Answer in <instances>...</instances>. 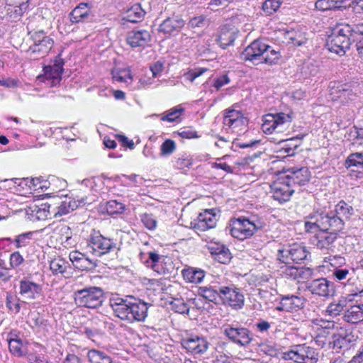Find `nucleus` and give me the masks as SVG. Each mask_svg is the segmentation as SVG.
Returning <instances> with one entry per match:
<instances>
[{
  "mask_svg": "<svg viewBox=\"0 0 363 363\" xmlns=\"http://www.w3.org/2000/svg\"><path fill=\"white\" fill-rule=\"evenodd\" d=\"M308 255L306 247L300 244L294 243L279 249L277 252V259L286 264L291 262L301 263Z\"/></svg>",
  "mask_w": 363,
  "mask_h": 363,
  "instance_id": "nucleus-9",
  "label": "nucleus"
},
{
  "mask_svg": "<svg viewBox=\"0 0 363 363\" xmlns=\"http://www.w3.org/2000/svg\"><path fill=\"white\" fill-rule=\"evenodd\" d=\"M257 229L253 221L245 217H239L233 221L230 234L233 237L243 240L253 235Z\"/></svg>",
  "mask_w": 363,
  "mask_h": 363,
  "instance_id": "nucleus-11",
  "label": "nucleus"
},
{
  "mask_svg": "<svg viewBox=\"0 0 363 363\" xmlns=\"http://www.w3.org/2000/svg\"><path fill=\"white\" fill-rule=\"evenodd\" d=\"M282 269L283 274L293 279H298L300 277L308 279L313 274V271L310 268H298L292 266L286 265Z\"/></svg>",
  "mask_w": 363,
  "mask_h": 363,
  "instance_id": "nucleus-33",
  "label": "nucleus"
},
{
  "mask_svg": "<svg viewBox=\"0 0 363 363\" xmlns=\"http://www.w3.org/2000/svg\"><path fill=\"white\" fill-rule=\"evenodd\" d=\"M328 230H320L315 235V245L318 249L320 250H330L334 247V242L338 238L337 232L329 229Z\"/></svg>",
  "mask_w": 363,
  "mask_h": 363,
  "instance_id": "nucleus-29",
  "label": "nucleus"
},
{
  "mask_svg": "<svg viewBox=\"0 0 363 363\" xmlns=\"http://www.w3.org/2000/svg\"><path fill=\"white\" fill-rule=\"evenodd\" d=\"M11 0H9V3L6 2L4 11L1 13H4L11 21H16L20 18L25 11H22V8L18 9L17 6L11 5Z\"/></svg>",
  "mask_w": 363,
  "mask_h": 363,
  "instance_id": "nucleus-41",
  "label": "nucleus"
},
{
  "mask_svg": "<svg viewBox=\"0 0 363 363\" xmlns=\"http://www.w3.org/2000/svg\"><path fill=\"white\" fill-rule=\"evenodd\" d=\"M284 177L289 180V182L294 188L296 185L301 186L308 183L311 178V172L306 167H294L288 169L287 174Z\"/></svg>",
  "mask_w": 363,
  "mask_h": 363,
  "instance_id": "nucleus-26",
  "label": "nucleus"
},
{
  "mask_svg": "<svg viewBox=\"0 0 363 363\" xmlns=\"http://www.w3.org/2000/svg\"><path fill=\"white\" fill-rule=\"evenodd\" d=\"M349 274L350 270L347 268L335 267L333 271V276L337 281L346 279Z\"/></svg>",
  "mask_w": 363,
  "mask_h": 363,
  "instance_id": "nucleus-60",
  "label": "nucleus"
},
{
  "mask_svg": "<svg viewBox=\"0 0 363 363\" xmlns=\"http://www.w3.org/2000/svg\"><path fill=\"white\" fill-rule=\"evenodd\" d=\"M172 308L175 312L179 313H187L189 311L188 304L183 300L179 298H174L172 303Z\"/></svg>",
  "mask_w": 363,
  "mask_h": 363,
  "instance_id": "nucleus-55",
  "label": "nucleus"
},
{
  "mask_svg": "<svg viewBox=\"0 0 363 363\" xmlns=\"http://www.w3.org/2000/svg\"><path fill=\"white\" fill-rule=\"evenodd\" d=\"M283 0H265L262 4V10L267 15H272L279 9Z\"/></svg>",
  "mask_w": 363,
  "mask_h": 363,
  "instance_id": "nucleus-47",
  "label": "nucleus"
},
{
  "mask_svg": "<svg viewBox=\"0 0 363 363\" xmlns=\"http://www.w3.org/2000/svg\"><path fill=\"white\" fill-rule=\"evenodd\" d=\"M139 256L140 259L154 272L159 274H166V269L162 265V259H163L162 256L155 252H150L147 259H144V253L143 252H140Z\"/></svg>",
  "mask_w": 363,
  "mask_h": 363,
  "instance_id": "nucleus-31",
  "label": "nucleus"
},
{
  "mask_svg": "<svg viewBox=\"0 0 363 363\" xmlns=\"http://www.w3.org/2000/svg\"><path fill=\"white\" fill-rule=\"evenodd\" d=\"M333 0H318L315 6L320 11L333 10Z\"/></svg>",
  "mask_w": 363,
  "mask_h": 363,
  "instance_id": "nucleus-64",
  "label": "nucleus"
},
{
  "mask_svg": "<svg viewBox=\"0 0 363 363\" xmlns=\"http://www.w3.org/2000/svg\"><path fill=\"white\" fill-rule=\"evenodd\" d=\"M216 215L212 213V210H205L190 223V225L196 230L205 231L216 227Z\"/></svg>",
  "mask_w": 363,
  "mask_h": 363,
  "instance_id": "nucleus-22",
  "label": "nucleus"
},
{
  "mask_svg": "<svg viewBox=\"0 0 363 363\" xmlns=\"http://www.w3.org/2000/svg\"><path fill=\"white\" fill-rule=\"evenodd\" d=\"M313 326H320L323 329L327 331L332 332L334 330H337L338 326L335 321L328 320L323 318H315L311 320Z\"/></svg>",
  "mask_w": 363,
  "mask_h": 363,
  "instance_id": "nucleus-48",
  "label": "nucleus"
},
{
  "mask_svg": "<svg viewBox=\"0 0 363 363\" xmlns=\"http://www.w3.org/2000/svg\"><path fill=\"white\" fill-rule=\"evenodd\" d=\"M182 347L193 354H201L208 348V342L203 337L190 335L183 337L181 340Z\"/></svg>",
  "mask_w": 363,
  "mask_h": 363,
  "instance_id": "nucleus-21",
  "label": "nucleus"
},
{
  "mask_svg": "<svg viewBox=\"0 0 363 363\" xmlns=\"http://www.w3.org/2000/svg\"><path fill=\"white\" fill-rule=\"evenodd\" d=\"M350 30L354 42L363 38V23L350 25Z\"/></svg>",
  "mask_w": 363,
  "mask_h": 363,
  "instance_id": "nucleus-63",
  "label": "nucleus"
},
{
  "mask_svg": "<svg viewBox=\"0 0 363 363\" xmlns=\"http://www.w3.org/2000/svg\"><path fill=\"white\" fill-rule=\"evenodd\" d=\"M145 14V11L141 6L136 4L127 10L123 19L131 23H137L143 18Z\"/></svg>",
  "mask_w": 363,
  "mask_h": 363,
  "instance_id": "nucleus-37",
  "label": "nucleus"
},
{
  "mask_svg": "<svg viewBox=\"0 0 363 363\" xmlns=\"http://www.w3.org/2000/svg\"><path fill=\"white\" fill-rule=\"evenodd\" d=\"M36 208H37V209L35 210V211L36 212V217L38 219H46L49 216H50L51 213L50 212V205H48L47 203H44V204H42L40 207H36Z\"/></svg>",
  "mask_w": 363,
  "mask_h": 363,
  "instance_id": "nucleus-61",
  "label": "nucleus"
},
{
  "mask_svg": "<svg viewBox=\"0 0 363 363\" xmlns=\"http://www.w3.org/2000/svg\"><path fill=\"white\" fill-rule=\"evenodd\" d=\"M87 357L90 363H116L105 352L95 349L88 352Z\"/></svg>",
  "mask_w": 363,
  "mask_h": 363,
  "instance_id": "nucleus-38",
  "label": "nucleus"
},
{
  "mask_svg": "<svg viewBox=\"0 0 363 363\" xmlns=\"http://www.w3.org/2000/svg\"><path fill=\"white\" fill-rule=\"evenodd\" d=\"M223 123L225 128L231 129L233 132H242L247 124V120L243 114L234 109H227L225 111Z\"/></svg>",
  "mask_w": 363,
  "mask_h": 363,
  "instance_id": "nucleus-19",
  "label": "nucleus"
},
{
  "mask_svg": "<svg viewBox=\"0 0 363 363\" xmlns=\"http://www.w3.org/2000/svg\"><path fill=\"white\" fill-rule=\"evenodd\" d=\"M217 41L223 49H225L235 41L234 34L229 31L222 33L217 38Z\"/></svg>",
  "mask_w": 363,
  "mask_h": 363,
  "instance_id": "nucleus-52",
  "label": "nucleus"
},
{
  "mask_svg": "<svg viewBox=\"0 0 363 363\" xmlns=\"http://www.w3.org/2000/svg\"><path fill=\"white\" fill-rule=\"evenodd\" d=\"M208 249L214 259L221 264H227L231 259V254L224 245L217 242H211L208 245Z\"/></svg>",
  "mask_w": 363,
  "mask_h": 363,
  "instance_id": "nucleus-30",
  "label": "nucleus"
},
{
  "mask_svg": "<svg viewBox=\"0 0 363 363\" xmlns=\"http://www.w3.org/2000/svg\"><path fill=\"white\" fill-rule=\"evenodd\" d=\"M74 299L78 306L97 308L104 301V290L97 286L85 287L74 291Z\"/></svg>",
  "mask_w": 363,
  "mask_h": 363,
  "instance_id": "nucleus-3",
  "label": "nucleus"
},
{
  "mask_svg": "<svg viewBox=\"0 0 363 363\" xmlns=\"http://www.w3.org/2000/svg\"><path fill=\"white\" fill-rule=\"evenodd\" d=\"M106 210L110 215L121 213L124 210V205L116 200H111L106 203Z\"/></svg>",
  "mask_w": 363,
  "mask_h": 363,
  "instance_id": "nucleus-53",
  "label": "nucleus"
},
{
  "mask_svg": "<svg viewBox=\"0 0 363 363\" xmlns=\"http://www.w3.org/2000/svg\"><path fill=\"white\" fill-rule=\"evenodd\" d=\"M64 62L62 60L55 62L52 65H48L43 68V74L38 77L40 82L48 83L50 86L57 85L61 80L63 72Z\"/></svg>",
  "mask_w": 363,
  "mask_h": 363,
  "instance_id": "nucleus-18",
  "label": "nucleus"
},
{
  "mask_svg": "<svg viewBox=\"0 0 363 363\" xmlns=\"http://www.w3.org/2000/svg\"><path fill=\"white\" fill-rule=\"evenodd\" d=\"M309 220L305 222V229L309 233H315L318 230H329L341 227V220L338 218H328L324 211L315 212L309 216Z\"/></svg>",
  "mask_w": 363,
  "mask_h": 363,
  "instance_id": "nucleus-7",
  "label": "nucleus"
},
{
  "mask_svg": "<svg viewBox=\"0 0 363 363\" xmlns=\"http://www.w3.org/2000/svg\"><path fill=\"white\" fill-rule=\"evenodd\" d=\"M33 233L28 232L17 235L13 241L17 248H21L30 245L33 239Z\"/></svg>",
  "mask_w": 363,
  "mask_h": 363,
  "instance_id": "nucleus-49",
  "label": "nucleus"
},
{
  "mask_svg": "<svg viewBox=\"0 0 363 363\" xmlns=\"http://www.w3.org/2000/svg\"><path fill=\"white\" fill-rule=\"evenodd\" d=\"M267 50V45L262 40H255L250 43L242 53L240 57L242 60H249L254 64L262 63L264 51Z\"/></svg>",
  "mask_w": 363,
  "mask_h": 363,
  "instance_id": "nucleus-17",
  "label": "nucleus"
},
{
  "mask_svg": "<svg viewBox=\"0 0 363 363\" xmlns=\"http://www.w3.org/2000/svg\"><path fill=\"white\" fill-rule=\"evenodd\" d=\"M152 40L150 30L146 29H133L128 32L126 43L133 49L142 50L149 45Z\"/></svg>",
  "mask_w": 363,
  "mask_h": 363,
  "instance_id": "nucleus-16",
  "label": "nucleus"
},
{
  "mask_svg": "<svg viewBox=\"0 0 363 363\" xmlns=\"http://www.w3.org/2000/svg\"><path fill=\"white\" fill-rule=\"evenodd\" d=\"M284 358L296 363H316L318 359L315 350L305 345H299L296 350L284 353Z\"/></svg>",
  "mask_w": 363,
  "mask_h": 363,
  "instance_id": "nucleus-13",
  "label": "nucleus"
},
{
  "mask_svg": "<svg viewBox=\"0 0 363 363\" xmlns=\"http://www.w3.org/2000/svg\"><path fill=\"white\" fill-rule=\"evenodd\" d=\"M182 274L186 282L199 284L205 277V272L201 269L188 267L182 269Z\"/></svg>",
  "mask_w": 363,
  "mask_h": 363,
  "instance_id": "nucleus-34",
  "label": "nucleus"
},
{
  "mask_svg": "<svg viewBox=\"0 0 363 363\" xmlns=\"http://www.w3.org/2000/svg\"><path fill=\"white\" fill-rule=\"evenodd\" d=\"M68 267V262L60 257L54 258L50 262V269L54 274H64Z\"/></svg>",
  "mask_w": 363,
  "mask_h": 363,
  "instance_id": "nucleus-40",
  "label": "nucleus"
},
{
  "mask_svg": "<svg viewBox=\"0 0 363 363\" xmlns=\"http://www.w3.org/2000/svg\"><path fill=\"white\" fill-rule=\"evenodd\" d=\"M220 286H201L199 288L198 294L206 300L216 303L220 298L219 287Z\"/></svg>",
  "mask_w": 363,
  "mask_h": 363,
  "instance_id": "nucleus-36",
  "label": "nucleus"
},
{
  "mask_svg": "<svg viewBox=\"0 0 363 363\" xmlns=\"http://www.w3.org/2000/svg\"><path fill=\"white\" fill-rule=\"evenodd\" d=\"M33 44L30 45L28 52L34 59L44 57L52 49L54 40L47 35L43 30L29 32Z\"/></svg>",
  "mask_w": 363,
  "mask_h": 363,
  "instance_id": "nucleus-6",
  "label": "nucleus"
},
{
  "mask_svg": "<svg viewBox=\"0 0 363 363\" xmlns=\"http://www.w3.org/2000/svg\"><path fill=\"white\" fill-rule=\"evenodd\" d=\"M345 167H354L359 174H363V153H351L345 160Z\"/></svg>",
  "mask_w": 363,
  "mask_h": 363,
  "instance_id": "nucleus-39",
  "label": "nucleus"
},
{
  "mask_svg": "<svg viewBox=\"0 0 363 363\" xmlns=\"http://www.w3.org/2000/svg\"><path fill=\"white\" fill-rule=\"evenodd\" d=\"M77 207L75 201L72 202L71 201H64L61 203L60 206L58 207L57 211L55 213V216H62L66 215L72 211L75 208Z\"/></svg>",
  "mask_w": 363,
  "mask_h": 363,
  "instance_id": "nucleus-54",
  "label": "nucleus"
},
{
  "mask_svg": "<svg viewBox=\"0 0 363 363\" xmlns=\"http://www.w3.org/2000/svg\"><path fill=\"white\" fill-rule=\"evenodd\" d=\"M280 57L281 55L279 52L274 50L271 46L267 45V50L264 51V55H263L262 63L264 62L269 65L276 64Z\"/></svg>",
  "mask_w": 363,
  "mask_h": 363,
  "instance_id": "nucleus-44",
  "label": "nucleus"
},
{
  "mask_svg": "<svg viewBox=\"0 0 363 363\" xmlns=\"http://www.w3.org/2000/svg\"><path fill=\"white\" fill-rule=\"evenodd\" d=\"M184 25L185 21L180 16H172L160 23L159 32L165 36H174L181 31Z\"/></svg>",
  "mask_w": 363,
  "mask_h": 363,
  "instance_id": "nucleus-23",
  "label": "nucleus"
},
{
  "mask_svg": "<svg viewBox=\"0 0 363 363\" xmlns=\"http://www.w3.org/2000/svg\"><path fill=\"white\" fill-rule=\"evenodd\" d=\"M342 319L350 324H358L363 321V304L350 306L344 312Z\"/></svg>",
  "mask_w": 363,
  "mask_h": 363,
  "instance_id": "nucleus-32",
  "label": "nucleus"
},
{
  "mask_svg": "<svg viewBox=\"0 0 363 363\" xmlns=\"http://www.w3.org/2000/svg\"><path fill=\"white\" fill-rule=\"evenodd\" d=\"M141 221L149 230H154L157 226V220L152 214H143L141 216Z\"/></svg>",
  "mask_w": 363,
  "mask_h": 363,
  "instance_id": "nucleus-58",
  "label": "nucleus"
},
{
  "mask_svg": "<svg viewBox=\"0 0 363 363\" xmlns=\"http://www.w3.org/2000/svg\"><path fill=\"white\" fill-rule=\"evenodd\" d=\"M222 330L230 342L241 347H248L254 340L252 333L239 323L225 324Z\"/></svg>",
  "mask_w": 363,
  "mask_h": 363,
  "instance_id": "nucleus-4",
  "label": "nucleus"
},
{
  "mask_svg": "<svg viewBox=\"0 0 363 363\" xmlns=\"http://www.w3.org/2000/svg\"><path fill=\"white\" fill-rule=\"evenodd\" d=\"M208 70V69L202 67L192 69L185 74V77L187 79L193 82L196 78L200 77Z\"/></svg>",
  "mask_w": 363,
  "mask_h": 363,
  "instance_id": "nucleus-62",
  "label": "nucleus"
},
{
  "mask_svg": "<svg viewBox=\"0 0 363 363\" xmlns=\"http://www.w3.org/2000/svg\"><path fill=\"white\" fill-rule=\"evenodd\" d=\"M6 305L10 311H14L16 313L19 312L20 304L16 301V297L11 294H6Z\"/></svg>",
  "mask_w": 363,
  "mask_h": 363,
  "instance_id": "nucleus-59",
  "label": "nucleus"
},
{
  "mask_svg": "<svg viewBox=\"0 0 363 363\" xmlns=\"http://www.w3.org/2000/svg\"><path fill=\"white\" fill-rule=\"evenodd\" d=\"M272 325L267 320L262 318L257 320L254 324L253 328L260 334L266 333L271 328Z\"/></svg>",
  "mask_w": 363,
  "mask_h": 363,
  "instance_id": "nucleus-57",
  "label": "nucleus"
},
{
  "mask_svg": "<svg viewBox=\"0 0 363 363\" xmlns=\"http://www.w3.org/2000/svg\"><path fill=\"white\" fill-rule=\"evenodd\" d=\"M59 234L60 235V240L65 247L73 245L72 232L70 228L67 225H61L59 227Z\"/></svg>",
  "mask_w": 363,
  "mask_h": 363,
  "instance_id": "nucleus-42",
  "label": "nucleus"
},
{
  "mask_svg": "<svg viewBox=\"0 0 363 363\" xmlns=\"http://www.w3.org/2000/svg\"><path fill=\"white\" fill-rule=\"evenodd\" d=\"M176 150V143L171 139L164 140L160 146V156H169Z\"/></svg>",
  "mask_w": 363,
  "mask_h": 363,
  "instance_id": "nucleus-51",
  "label": "nucleus"
},
{
  "mask_svg": "<svg viewBox=\"0 0 363 363\" xmlns=\"http://www.w3.org/2000/svg\"><path fill=\"white\" fill-rule=\"evenodd\" d=\"M20 294L27 301L38 299L42 296L41 286L29 280L20 281Z\"/></svg>",
  "mask_w": 363,
  "mask_h": 363,
  "instance_id": "nucleus-28",
  "label": "nucleus"
},
{
  "mask_svg": "<svg viewBox=\"0 0 363 363\" xmlns=\"http://www.w3.org/2000/svg\"><path fill=\"white\" fill-rule=\"evenodd\" d=\"M69 258L73 266L82 271L93 270L98 265L96 259L90 258L86 254L77 250L72 251L69 255Z\"/></svg>",
  "mask_w": 363,
  "mask_h": 363,
  "instance_id": "nucleus-24",
  "label": "nucleus"
},
{
  "mask_svg": "<svg viewBox=\"0 0 363 363\" xmlns=\"http://www.w3.org/2000/svg\"><path fill=\"white\" fill-rule=\"evenodd\" d=\"M282 305L286 311H297L303 307L305 299L297 296H284L282 298Z\"/></svg>",
  "mask_w": 363,
  "mask_h": 363,
  "instance_id": "nucleus-35",
  "label": "nucleus"
},
{
  "mask_svg": "<svg viewBox=\"0 0 363 363\" xmlns=\"http://www.w3.org/2000/svg\"><path fill=\"white\" fill-rule=\"evenodd\" d=\"M353 208L342 200L335 205L334 211L325 212L328 218H338L341 220V227L337 229H332L335 231H340L344 226V220L348 219L353 214Z\"/></svg>",
  "mask_w": 363,
  "mask_h": 363,
  "instance_id": "nucleus-27",
  "label": "nucleus"
},
{
  "mask_svg": "<svg viewBox=\"0 0 363 363\" xmlns=\"http://www.w3.org/2000/svg\"><path fill=\"white\" fill-rule=\"evenodd\" d=\"M345 306L344 301L330 303L325 310V313L332 318L337 317L344 311Z\"/></svg>",
  "mask_w": 363,
  "mask_h": 363,
  "instance_id": "nucleus-45",
  "label": "nucleus"
},
{
  "mask_svg": "<svg viewBox=\"0 0 363 363\" xmlns=\"http://www.w3.org/2000/svg\"><path fill=\"white\" fill-rule=\"evenodd\" d=\"M184 111V109L179 106L174 107L165 111L161 117V120L169 123L174 122L180 118Z\"/></svg>",
  "mask_w": 363,
  "mask_h": 363,
  "instance_id": "nucleus-43",
  "label": "nucleus"
},
{
  "mask_svg": "<svg viewBox=\"0 0 363 363\" xmlns=\"http://www.w3.org/2000/svg\"><path fill=\"white\" fill-rule=\"evenodd\" d=\"M114 315L128 323L143 322L147 316L149 304L133 296H113L109 300Z\"/></svg>",
  "mask_w": 363,
  "mask_h": 363,
  "instance_id": "nucleus-1",
  "label": "nucleus"
},
{
  "mask_svg": "<svg viewBox=\"0 0 363 363\" xmlns=\"http://www.w3.org/2000/svg\"><path fill=\"white\" fill-rule=\"evenodd\" d=\"M220 299L233 309H241L245 303L244 295L240 289L233 285L219 287Z\"/></svg>",
  "mask_w": 363,
  "mask_h": 363,
  "instance_id": "nucleus-12",
  "label": "nucleus"
},
{
  "mask_svg": "<svg viewBox=\"0 0 363 363\" xmlns=\"http://www.w3.org/2000/svg\"><path fill=\"white\" fill-rule=\"evenodd\" d=\"M330 95L333 101L346 104L354 99L356 94L348 84L333 82L330 83Z\"/></svg>",
  "mask_w": 363,
  "mask_h": 363,
  "instance_id": "nucleus-15",
  "label": "nucleus"
},
{
  "mask_svg": "<svg viewBox=\"0 0 363 363\" xmlns=\"http://www.w3.org/2000/svg\"><path fill=\"white\" fill-rule=\"evenodd\" d=\"M306 289L313 295L327 298L335 293L334 284L325 278L312 280L306 285Z\"/></svg>",
  "mask_w": 363,
  "mask_h": 363,
  "instance_id": "nucleus-20",
  "label": "nucleus"
},
{
  "mask_svg": "<svg viewBox=\"0 0 363 363\" xmlns=\"http://www.w3.org/2000/svg\"><path fill=\"white\" fill-rule=\"evenodd\" d=\"M291 121L292 117L289 114L282 112L276 114H267L263 118L262 129L264 133L268 134L274 131L281 133L289 128Z\"/></svg>",
  "mask_w": 363,
  "mask_h": 363,
  "instance_id": "nucleus-8",
  "label": "nucleus"
},
{
  "mask_svg": "<svg viewBox=\"0 0 363 363\" xmlns=\"http://www.w3.org/2000/svg\"><path fill=\"white\" fill-rule=\"evenodd\" d=\"M208 25L206 17L203 15L198 16L190 18L189 21V27L192 28H204Z\"/></svg>",
  "mask_w": 363,
  "mask_h": 363,
  "instance_id": "nucleus-56",
  "label": "nucleus"
},
{
  "mask_svg": "<svg viewBox=\"0 0 363 363\" xmlns=\"http://www.w3.org/2000/svg\"><path fill=\"white\" fill-rule=\"evenodd\" d=\"M94 18L91 6L88 3L79 4L69 14V19L72 23L89 22Z\"/></svg>",
  "mask_w": 363,
  "mask_h": 363,
  "instance_id": "nucleus-25",
  "label": "nucleus"
},
{
  "mask_svg": "<svg viewBox=\"0 0 363 363\" xmlns=\"http://www.w3.org/2000/svg\"><path fill=\"white\" fill-rule=\"evenodd\" d=\"M259 350L264 354L271 356L277 357L278 354V350L276 345L270 342H261L257 345Z\"/></svg>",
  "mask_w": 363,
  "mask_h": 363,
  "instance_id": "nucleus-46",
  "label": "nucleus"
},
{
  "mask_svg": "<svg viewBox=\"0 0 363 363\" xmlns=\"http://www.w3.org/2000/svg\"><path fill=\"white\" fill-rule=\"evenodd\" d=\"M350 24L338 25L328 36L325 47L330 52L340 56L344 55L354 43L350 32Z\"/></svg>",
  "mask_w": 363,
  "mask_h": 363,
  "instance_id": "nucleus-2",
  "label": "nucleus"
},
{
  "mask_svg": "<svg viewBox=\"0 0 363 363\" xmlns=\"http://www.w3.org/2000/svg\"><path fill=\"white\" fill-rule=\"evenodd\" d=\"M332 339L329 342L330 346L337 352H341L348 350L355 345L358 335L350 330L340 328L337 333L333 335Z\"/></svg>",
  "mask_w": 363,
  "mask_h": 363,
  "instance_id": "nucleus-10",
  "label": "nucleus"
},
{
  "mask_svg": "<svg viewBox=\"0 0 363 363\" xmlns=\"http://www.w3.org/2000/svg\"><path fill=\"white\" fill-rule=\"evenodd\" d=\"M116 248L117 244L113 239L103 236L99 232L90 235L86 246V252L95 257H101Z\"/></svg>",
  "mask_w": 363,
  "mask_h": 363,
  "instance_id": "nucleus-5",
  "label": "nucleus"
},
{
  "mask_svg": "<svg viewBox=\"0 0 363 363\" xmlns=\"http://www.w3.org/2000/svg\"><path fill=\"white\" fill-rule=\"evenodd\" d=\"M272 197L280 203L289 201L295 189L284 177H279L271 185Z\"/></svg>",
  "mask_w": 363,
  "mask_h": 363,
  "instance_id": "nucleus-14",
  "label": "nucleus"
},
{
  "mask_svg": "<svg viewBox=\"0 0 363 363\" xmlns=\"http://www.w3.org/2000/svg\"><path fill=\"white\" fill-rule=\"evenodd\" d=\"M9 347L11 353L16 357H22L24 354L22 350V341L20 339L11 338L9 340Z\"/></svg>",
  "mask_w": 363,
  "mask_h": 363,
  "instance_id": "nucleus-50",
  "label": "nucleus"
}]
</instances>
